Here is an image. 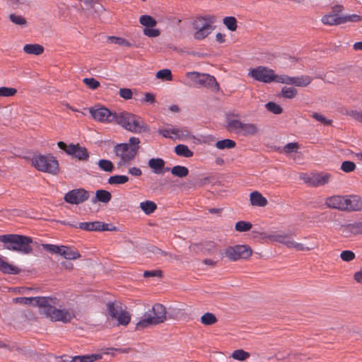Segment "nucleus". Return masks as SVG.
<instances>
[{
	"instance_id": "nucleus-18",
	"label": "nucleus",
	"mask_w": 362,
	"mask_h": 362,
	"mask_svg": "<svg viewBox=\"0 0 362 362\" xmlns=\"http://www.w3.org/2000/svg\"><path fill=\"white\" fill-rule=\"evenodd\" d=\"M75 227L86 231H113L116 230L115 226L102 221L81 222Z\"/></svg>"
},
{
	"instance_id": "nucleus-44",
	"label": "nucleus",
	"mask_w": 362,
	"mask_h": 362,
	"mask_svg": "<svg viewBox=\"0 0 362 362\" xmlns=\"http://www.w3.org/2000/svg\"><path fill=\"white\" fill-rule=\"evenodd\" d=\"M252 227L251 223L245 221H239L235 225V229L238 232L249 231Z\"/></svg>"
},
{
	"instance_id": "nucleus-28",
	"label": "nucleus",
	"mask_w": 362,
	"mask_h": 362,
	"mask_svg": "<svg viewBox=\"0 0 362 362\" xmlns=\"http://www.w3.org/2000/svg\"><path fill=\"white\" fill-rule=\"evenodd\" d=\"M100 358H102L101 354H93L89 355L74 356L70 362H94L95 361L100 360Z\"/></svg>"
},
{
	"instance_id": "nucleus-46",
	"label": "nucleus",
	"mask_w": 362,
	"mask_h": 362,
	"mask_svg": "<svg viewBox=\"0 0 362 362\" xmlns=\"http://www.w3.org/2000/svg\"><path fill=\"white\" fill-rule=\"evenodd\" d=\"M32 291L38 292L37 288L30 287H12L9 288L8 290V292L18 293V294H28Z\"/></svg>"
},
{
	"instance_id": "nucleus-15",
	"label": "nucleus",
	"mask_w": 362,
	"mask_h": 362,
	"mask_svg": "<svg viewBox=\"0 0 362 362\" xmlns=\"http://www.w3.org/2000/svg\"><path fill=\"white\" fill-rule=\"evenodd\" d=\"M306 184L312 187L322 186L328 183L330 180L331 175L328 173H312V174H301L300 175Z\"/></svg>"
},
{
	"instance_id": "nucleus-30",
	"label": "nucleus",
	"mask_w": 362,
	"mask_h": 362,
	"mask_svg": "<svg viewBox=\"0 0 362 362\" xmlns=\"http://www.w3.org/2000/svg\"><path fill=\"white\" fill-rule=\"evenodd\" d=\"M112 194L110 192L105 189H98L95 192V197L92 200L93 203L100 202L107 203L111 200Z\"/></svg>"
},
{
	"instance_id": "nucleus-29",
	"label": "nucleus",
	"mask_w": 362,
	"mask_h": 362,
	"mask_svg": "<svg viewBox=\"0 0 362 362\" xmlns=\"http://www.w3.org/2000/svg\"><path fill=\"white\" fill-rule=\"evenodd\" d=\"M23 49L26 54L34 55H40L44 52V47L39 44H26Z\"/></svg>"
},
{
	"instance_id": "nucleus-11",
	"label": "nucleus",
	"mask_w": 362,
	"mask_h": 362,
	"mask_svg": "<svg viewBox=\"0 0 362 362\" xmlns=\"http://www.w3.org/2000/svg\"><path fill=\"white\" fill-rule=\"evenodd\" d=\"M186 77L193 82L195 86H204L211 88L218 89V84L216 78L209 74H199L197 71L187 72Z\"/></svg>"
},
{
	"instance_id": "nucleus-42",
	"label": "nucleus",
	"mask_w": 362,
	"mask_h": 362,
	"mask_svg": "<svg viewBox=\"0 0 362 362\" xmlns=\"http://www.w3.org/2000/svg\"><path fill=\"white\" fill-rule=\"evenodd\" d=\"M250 356L249 352L245 351L243 349H237L232 353L230 357L235 360L243 361L247 359Z\"/></svg>"
},
{
	"instance_id": "nucleus-40",
	"label": "nucleus",
	"mask_w": 362,
	"mask_h": 362,
	"mask_svg": "<svg viewBox=\"0 0 362 362\" xmlns=\"http://www.w3.org/2000/svg\"><path fill=\"white\" fill-rule=\"evenodd\" d=\"M236 144L233 140L226 139L223 140L218 141L215 146L218 149L233 148L235 146Z\"/></svg>"
},
{
	"instance_id": "nucleus-48",
	"label": "nucleus",
	"mask_w": 362,
	"mask_h": 362,
	"mask_svg": "<svg viewBox=\"0 0 362 362\" xmlns=\"http://www.w3.org/2000/svg\"><path fill=\"white\" fill-rule=\"evenodd\" d=\"M362 21V16L358 14H349L341 16V24L348 22L357 23Z\"/></svg>"
},
{
	"instance_id": "nucleus-10",
	"label": "nucleus",
	"mask_w": 362,
	"mask_h": 362,
	"mask_svg": "<svg viewBox=\"0 0 362 362\" xmlns=\"http://www.w3.org/2000/svg\"><path fill=\"white\" fill-rule=\"evenodd\" d=\"M158 132L163 137L173 140L184 141L192 137L190 131L185 127L178 128L169 126L165 128H159Z\"/></svg>"
},
{
	"instance_id": "nucleus-33",
	"label": "nucleus",
	"mask_w": 362,
	"mask_h": 362,
	"mask_svg": "<svg viewBox=\"0 0 362 362\" xmlns=\"http://www.w3.org/2000/svg\"><path fill=\"white\" fill-rule=\"evenodd\" d=\"M269 238L273 241L284 244L288 248H290L293 240V239L289 235L284 234L270 235H269Z\"/></svg>"
},
{
	"instance_id": "nucleus-43",
	"label": "nucleus",
	"mask_w": 362,
	"mask_h": 362,
	"mask_svg": "<svg viewBox=\"0 0 362 362\" xmlns=\"http://www.w3.org/2000/svg\"><path fill=\"white\" fill-rule=\"evenodd\" d=\"M9 19L13 24L21 27H25L27 25V21L22 16L11 13L9 15Z\"/></svg>"
},
{
	"instance_id": "nucleus-35",
	"label": "nucleus",
	"mask_w": 362,
	"mask_h": 362,
	"mask_svg": "<svg viewBox=\"0 0 362 362\" xmlns=\"http://www.w3.org/2000/svg\"><path fill=\"white\" fill-rule=\"evenodd\" d=\"M140 206V208L141 209V210L146 214V215H150L152 213H153L156 209H157V205L155 202H152V201H145V202H142L140 203L139 204Z\"/></svg>"
},
{
	"instance_id": "nucleus-55",
	"label": "nucleus",
	"mask_w": 362,
	"mask_h": 362,
	"mask_svg": "<svg viewBox=\"0 0 362 362\" xmlns=\"http://www.w3.org/2000/svg\"><path fill=\"white\" fill-rule=\"evenodd\" d=\"M143 31L144 34L149 37H156L160 34L159 30L153 28V27L144 28Z\"/></svg>"
},
{
	"instance_id": "nucleus-12",
	"label": "nucleus",
	"mask_w": 362,
	"mask_h": 362,
	"mask_svg": "<svg viewBox=\"0 0 362 362\" xmlns=\"http://www.w3.org/2000/svg\"><path fill=\"white\" fill-rule=\"evenodd\" d=\"M225 256L232 261L240 259H247L252 255V250L245 245H238L228 247L225 250Z\"/></svg>"
},
{
	"instance_id": "nucleus-53",
	"label": "nucleus",
	"mask_w": 362,
	"mask_h": 362,
	"mask_svg": "<svg viewBox=\"0 0 362 362\" xmlns=\"http://www.w3.org/2000/svg\"><path fill=\"white\" fill-rule=\"evenodd\" d=\"M17 90L14 88L0 87V96L1 97H11L16 95Z\"/></svg>"
},
{
	"instance_id": "nucleus-50",
	"label": "nucleus",
	"mask_w": 362,
	"mask_h": 362,
	"mask_svg": "<svg viewBox=\"0 0 362 362\" xmlns=\"http://www.w3.org/2000/svg\"><path fill=\"white\" fill-rule=\"evenodd\" d=\"M156 77L158 78H160L165 81H172L173 80V76L171 71L168 69H164L158 71L156 73Z\"/></svg>"
},
{
	"instance_id": "nucleus-13",
	"label": "nucleus",
	"mask_w": 362,
	"mask_h": 362,
	"mask_svg": "<svg viewBox=\"0 0 362 362\" xmlns=\"http://www.w3.org/2000/svg\"><path fill=\"white\" fill-rule=\"evenodd\" d=\"M113 122L120 125L126 130L130 132L136 131V116L129 112H115Z\"/></svg>"
},
{
	"instance_id": "nucleus-19",
	"label": "nucleus",
	"mask_w": 362,
	"mask_h": 362,
	"mask_svg": "<svg viewBox=\"0 0 362 362\" xmlns=\"http://www.w3.org/2000/svg\"><path fill=\"white\" fill-rule=\"evenodd\" d=\"M279 83L288 85H295L299 87H305L308 86L313 81L312 77L307 75L291 77L288 75H281V78H279Z\"/></svg>"
},
{
	"instance_id": "nucleus-1",
	"label": "nucleus",
	"mask_w": 362,
	"mask_h": 362,
	"mask_svg": "<svg viewBox=\"0 0 362 362\" xmlns=\"http://www.w3.org/2000/svg\"><path fill=\"white\" fill-rule=\"evenodd\" d=\"M15 303L38 307L39 313L52 322H70L75 317L67 308H61L59 300L53 296H36L33 297H18L13 299Z\"/></svg>"
},
{
	"instance_id": "nucleus-45",
	"label": "nucleus",
	"mask_w": 362,
	"mask_h": 362,
	"mask_svg": "<svg viewBox=\"0 0 362 362\" xmlns=\"http://www.w3.org/2000/svg\"><path fill=\"white\" fill-rule=\"evenodd\" d=\"M98 165L105 172L111 173L114 170V165L110 160L101 159L98 161Z\"/></svg>"
},
{
	"instance_id": "nucleus-5",
	"label": "nucleus",
	"mask_w": 362,
	"mask_h": 362,
	"mask_svg": "<svg viewBox=\"0 0 362 362\" xmlns=\"http://www.w3.org/2000/svg\"><path fill=\"white\" fill-rule=\"evenodd\" d=\"M214 18L211 16L197 18L192 23L195 30L193 37L197 40H202L208 37L215 29Z\"/></svg>"
},
{
	"instance_id": "nucleus-25",
	"label": "nucleus",
	"mask_w": 362,
	"mask_h": 362,
	"mask_svg": "<svg viewBox=\"0 0 362 362\" xmlns=\"http://www.w3.org/2000/svg\"><path fill=\"white\" fill-rule=\"evenodd\" d=\"M140 252H142L144 255H146L147 257H151L152 255H156V256H166L168 253L166 252H164L161 250L160 249L158 248L157 247L149 245L146 246V247H142L139 249Z\"/></svg>"
},
{
	"instance_id": "nucleus-64",
	"label": "nucleus",
	"mask_w": 362,
	"mask_h": 362,
	"mask_svg": "<svg viewBox=\"0 0 362 362\" xmlns=\"http://www.w3.org/2000/svg\"><path fill=\"white\" fill-rule=\"evenodd\" d=\"M108 41L110 43L118 44V45H122V44L126 43V42L124 39L120 38V37H109Z\"/></svg>"
},
{
	"instance_id": "nucleus-6",
	"label": "nucleus",
	"mask_w": 362,
	"mask_h": 362,
	"mask_svg": "<svg viewBox=\"0 0 362 362\" xmlns=\"http://www.w3.org/2000/svg\"><path fill=\"white\" fill-rule=\"evenodd\" d=\"M32 164L37 170L52 175H57L59 170L57 160L51 154L35 156Z\"/></svg>"
},
{
	"instance_id": "nucleus-2",
	"label": "nucleus",
	"mask_w": 362,
	"mask_h": 362,
	"mask_svg": "<svg viewBox=\"0 0 362 362\" xmlns=\"http://www.w3.org/2000/svg\"><path fill=\"white\" fill-rule=\"evenodd\" d=\"M0 242L6 244V249L23 255H28L33 251V240L28 236L17 234L1 235Z\"/></svg>"
},
{
	"instance_id": "nucleus-21",
	"label": "nucleus",
	"mask_w": 362,
	"mask_h": 362,
	"mask_svg": "<svg viewBox=\"0 0 362 362\" xmlns=\"http://www.w3.org/2000/svg\"><path fill=\"white\" fill-rule=\"evenodd\" d=\"M345 196L334 195L325 199V204L327 207L346 211Z\"/></svg>"
},
{
	"instance_id": "nucleus-58",
	"label": "nucleus",
	"mask_w": 362,
	"mask_h": 362,
	"mask_svg": "<svg viewBox=\"0 0 362 362\" xmlns=\"http://www.w3.org/2000/svg\"><path fill=\"white\" fill-rule=\"evenodd\" d=\"M148 126L141 119H137V133H148Z\"/></svg>"
},
{
	"instance_id": "nucleus-31",
	"label": "nucleus",
	"mask_w": 362,
	"mask_h": 362,
	"mask_svg": "<svg viewBox=\"0 0 362 362\" xmlns=\"http://www.w3.org/2000/svg\"><path fill=\"white\" fill-rule=\"evenodd\" d=\"M9 6L16 10L26 11L30 8V0H11Z\"/></svg>"
},
{
	"instance_id": "nucleus-23",
	"label": "nucleus",
	"mask_w": 362,
	"mask_h": 362,
	"mask_svg": "<svg viewBox=\"0 0 362 362\" xmlns=\"http://www.w3.org/2000/svg\"><path fill=\"white\" fill-rule=\"evenodd\" d=\"M251 205L259 207H264L267 205V199L258 191H254L250 194Z\"/></svg>"
},
{
	"instance_id": "nucleus-51",
	"label": "nucleus",
	"mask_w": 362,
	"mask_h": 362,
	"mask_svg": "<svg viewBox=\"0 0 362 362\" xmlns=\"http://www.w3.org/2000/svg\"><path fill=\"white\" fill-rule=\"evenodd\" d=\"M42 247L44 250L52 254H57L60 255L62 245H57L52 244H42Z\"/></svg>"
},
{
	"instance_id": "nucleus-57",
	"label": "nucleus",
	"mask_w": 362,
	"mask_h": 362,
	"mask_svg": "<svg viewBox=\"0 0 362 362\" xmlns=\"http://www.w3.org/2000/svg\"><path fill=\"white\" fill-rule=\"evenodd\" d=\"M298 149V143H296V142H291V143H288L284 147V152L286 154H288V153H293V152H296Z\"/></svg>"
},
{
	"instance_id": "nucleus-34",
	"label": "nucleus",
	"mask_w": 362,
	"mask_h": 362,
	"mask_svg": "<svg viewBox=\"0 0 362 362\" xmlns=\"http://www.w3.org/2000/svg\"><path fill=\"white\" fill-rule=\"evenodd\" d=\"M175 153L184 158H191L193 156L194 153L191 151L187 146L184 144H178L175 147Z\"/></svg>"
},
{
	"instance_id": "nucleus-61",
	"label": "nucleus",
	"mask_w": 362,
	"mask_h": 362,
	"mask_svg": "<svg viewBox=\"0 0 362 362\" xmlns=\"http://www.w3.org/2000/svg\"><path fill=\"white\" fill-rule=\"evenodd\" d=\"M162 275V272L160 270H150L145 271L144 272V277L150 278V277H160Z\"/></svg>"
},
{
	"instance_id": "nucleus-63",
	"label": "nucleus",
	"mask_w": 362,
	"mask_h": 362,
	"mask_svg": "<svg viewBox=\"0 0 362 362\" xmlns=\"http://www.w3.org/2000/svg\"><path fill=\"white\" fill-rule=\"evenodd\" d=\"M349 115L356 121L362 123V112L351 111L349 113Z\"/></svg>"
},
{
	"instance_id": "nucleus-52",
	"label": "nucleus",
	"mask_w": 362,
	"mask_h": 362,
	"mask_svg": "<svg viewBox=\"0 0 362 362\" xmlns=\"http://www.w3.org/2000/svg\"><path fill=\"white\" fill-rule=\"evenodd\" d=\"M83 83L92 90H95L100 86V82L94 78H84Z\"/></svg>"
},
{
	"instance_id": "nucleus-32",
	"label": "nucleus",
	"mask_w": 362,
	"mask_h": 362,
	"mask_svg": "<svg viewBox=\"0 0 362 362\" xmlns=\"http://www.w3.org/2000/svg\"><path fill=\"white\" fill-rule=\"evenodd\" d=\"M0 271L6 274H16L20 272V269L13 264H8L0 257Z\"/></svg>"
},
{
	"instance_id": "nucleus-8",
	"label": "nucleus",
	"mask_w": 362,
	"mask_h": 362,
	"mask_svg": "<svg viewBox=\"0 0 362 362\" xmlns=\"http://www.w3.org/2000/svg\"><path fill=\"white\" fill-rule=\"evenodd\" d=\"M117 156L120 158L119 165H129L136 156V138L131 137L129 144H118L114 148Z\"/></svg>"
},
{
	"instance_id": "nucleus-26",
	"label": "nucleus",
	"mask_w": 362,
	"mask_h": 362,
	"mask_svg": "<svg viewBox=\"0 0 362 362\" xmlns=\"http://www.w3.org/2000/svg\"><path fill=\"white\" fill-rule=\"evenodd\" d=\"M148 166L156 174H163L165 161L162 158H151L148 160Z\"/></svg>"
},
{
	"instance_id": "nucleus-38",
	"label": "nucleus",
	"mask_w": 362,
	"mask_h": 362,
	"mask_svg": "<svg viewBox=\"0 0 362 362\" xmlns=\"http://www.w3.org/2000/svg\"><path fill=\"white\" fill-rule=\"evenodd\" d=\"M237 20L233 16H226L223 19V23L230 31H235L238 25H237Z\"/></svg>"
},
{
	"instance_id": "nucleus-17",
	"label": "nucleus",
	"mask_w": 362,
	"mask_h": 362,
	"mask_svg": "<svg viewBox=\"0 0 362 362\" xmlns=\"http://www.w3.org/2000/svg\"><path fill=\"white\" fill-rule=\"evenodd\" d=\"M57 146L62 150H64L67 154L74 156L81 160H87L88 153L86 148L80 146L78 144H70L67 146L63 141H59Z\"/></svg>"
},
{
	"instance_id": "nucleus-4",
	"label": "nucleus",
	"mask_w": 362,
	"mask_h": 362,
	"mask_svg": "<svg viewBox=\"0 0 362 362\" xmlns=\"http://www.w3.org/2000/svg\"><path fill=\"white\" fill-rule=\"evenodd\" d=\"M226 129L230 132L244 136H255L259 132L257 124L230 117L227 118Z\"/></svg>"
},
{
	"instance_id": "nucleus-62",
	"label": "nucleus",
	"mask_w": 362,
	"mask_h": 362,
	"mask_svg": "<svg viewBox=\"0 0 362 362\" xmlns=\"http://www.w3.org/2000/svg\"><path fill=\"white\" fill-rule=\"evenodd\" d=\"M119 95L125 100L132 98V91L129 88H120Z\"/></svg>"
},
{
	"instance_id": "nucleus-39",
	"label": "nucleus",
	"mask_w": 362,
	"mask_h": 362,
	"mask_svg": "<svg viewBox=\"0 0 362 362\" xmlns=\"http://www.w3.org/2000/svg\"><path fill=\"white\" fill-rule=\"evenodd\" d=\"M170 172L173 175L177 176L178 177H186L189 173L187 168L182 165L174 166L173 168L170 169Z\"/></svg>"
},
{
	"instance_id": "nucleus-14",
	"label": "nucleus",
	"mask_w": 362,
	"mask_h": 362,
	"mask_svg": "<svg viewBox=\"0 0 362 362\" xmlns=\"http://www.w3.org/2000/svg\"><path fill=\"white\" fill-rule=\"evenodd\" d=\"M89 112L92 117L102 123H112L114 122L115 112L103 106L90 107Z\"/></svg>"
},
{
	"instance_id": "nucleus-24",
	"label": "nucleus",
	"mask_w": 362,
	"mask_h": 362,
	"mask_svg": "<svg viewBox=\"0 0 362 362\" xmlns=\"http://www.w3.org/2000/svg\"><path fill=\"white\" fill-rule=\"evenodd\" d=\"M60 255L69 260H74L81 257V254L77 250L66 245H62Z\"/></svg>"
},
{
	"instance_id": "nucleus-47",
	"label": "nucleus",
	"mask_w": 362,
	"mask_h": 362,
	"mask_svg": "<svg viewBox=\"0 0 362 362\" xmlns=\"http://www.w3.org/2000/svg\"><path fill=\"white\" fill-rule=\"evenodd\" d=\"M297 93H298V90L295 88H293V87L284 86L281 89L282 96L285 98L292 99L296 97Z\"/></svg>"
},
{
	"instance_id": "nucleus-27",
	"label": "nucleus",
	"mask_w": 362,
	"mask_h": 362,
	"mask_svg": "<svg viewBox=\"0 0 362 362\" xmlns=\"http://www.w3.org/2000/svg\"><path fill=\"white\" fill-rule=\"evenodd\" d=\"M322 22L325 25H334L341 24V16H339L337 13H328L322 16Z\"/></svg>"
},
{
	"instance_id": "nucleus-37",
	"label": "nucleus",
	"mask_w": 362,
	"mask_h": 362,
	"mask_svg": "<svg viewBox=\"0 0 362 362\" xmlns=\"http://www.w3.org/2000/svg\"><path fill=\"white\" fill-rule=\"evenodd\" d=\"M200 321L202 324L209 326L216 323L218 322V319L214 314L208 312L201 317Z\"/></svg>"
},
{
	"instance_id": "nucleus-60",
	"label": "nucleus",
	"mask_w": 362,
	"mask_h": 362,
	"mask_svg": "<svg viewBox=\"0 0 362 362\" xmlns=\"http://www.w3.org/2000/svg\"><path fill=\"white\" fill-rule=\"evenodd\" d=\"M290 248H294L298 251H305L311 250L309 247H305L303 243H296L293 240H292V244H291Z\"/></svg>"
},
{
	"instance_id": "nucleus-7",
	"label": "nucleus",
	"mask_w": 362,
	"mask_h": 362,
	"mask_svg": "<svg viewBox=\"0 0 362 362\" xmlns=\"http://www.w3.org/2000/svg\"><path fill=\"white\" fill-rule=\"evenodd\" d=\"M107 316L112 320L117 321V325H127L131 321V315L119 301L109 302L107 303Z\"/></svg>"
},
{
	"instance_id": "nucleus-3",
	"label": "nucleus",
	"mask_w": 362,
	"mask_h": 362,
	"mask_svg": "<svg viewBox=\"0 0 362 362\" xmlns=\"http://www.w3.org/2000/svg\"><path fill=\"white\" fill-rule=\"evenodd\" d=\"M166 320V309L160 303L155 304L151 310L146 313L144 317L137 322V328H145L155 326Z\"/></svg>"
},
{
	"instance_id": "nucleus-9",
	"label": "nucleus",
	"mask_w": 362,
	"mask_h": 362,
	"mask_svg": "<svg viewBox=\"0 0 362 362\" xmlns=\"http://www.w3.org/2000/svg\"><path fill=\"white\" fill-rule=\"evenodd\" d=\"M248 76L257 81L265 83L273 81L279 83V78H281V75L276 74L273 69L263 66L250 69L248 72Z\"/></svg>"
},
{
	"instance_id": "nucleus-49",
	"label": "nucleus",
	"mask_w": 362,
	"mask_h": 362,
	"mask_svg": "<svg viewBox=\"0 0 362 362\" xmlns=\"http://www.w3.org/2000/svg\"><path fill=\"white\" fill-rule=\"evenodd\" d=\"M267 110L274 114L279 115L283 112L282 107L274 102H269L265 105Z\"/></svg>"
},
{
	"instance_id": "nucleus-54",
	"label": "nucleus",
	"mask_w": 362,
	"mask_h": 362,
	"mask_svg": "<svg viewBox=\"0 0 362 362\" xmlns=\"http://www.w3.org/2000/svg\"><path fill=\"white\" fill-rule=\"evenodd\" d=\"M356 168V165L354 162L346 160L344 161L341 165V170L345 173L353 172Z\"/></svg>"
},
{
	"instance_id": "nucleus-16",
	"label": "nucleus",
	"mask_w": 362,
	"mask_h": 362,
	"mask_svg": "<svg viewBox=\"0 0 362 362\" xmlns=\"http://www.w3.org/2000/svg\"><path fill=\"white\" fill-rule=\"evenodd\" d=\"M89 192L83 188L70 190L64 195V201L71 204L78 205L89 198Z\"/></svg>"
},
{
	"instance_id": "nucleus-41",
	"label": "nucleus",
	"mask_w": 362,
	"mask_h": 362,
	"mask_svg": "<svg viewBox=\"0 0 362 362\" xmlns=\"http://www.w3.org/2000/svg\"><path fill=\"white\" fill-rule=\"evenodd\" d=\"M140 23L145 26V28L148 27H155L157 24V21L153 17L148 15H143L139 18Z\"/></svg>"
},
{
	"instance_id": "nucleus-20",
	"label": "nucleus",
	"mask_w": 362,
	"mask_h": 362,
	"mask_svg": "<svg viewBox=\"0 0 362 362\" xmlns=\"http://www.w3.org/2000/svg\"><path fill=\"white\" fill-rule=\"evenodd\" d=\"M345 200L346 211H362V197L361 196L357 194L346 195Z\"/></svg>"
},
{
	"instance_id": "nucleus-59",
	"label": "nucleus",
	"mask_w": 362,
	"mask_h": 362,
	"mask_svg": "<svg viewBox=\"0 0 362 362\" xmlns=\"http://www.w3.org/2000/svg\"><path fill=\"white\" fill-rule=\"evenodd\" d=\"M340 257L345 262H349L355 258V254L351 250H344L341 252Z\"/></svg>"
},
{
	"instance_id": "nucleus-36",
	"label": "nucleus",
	"mask_w": 362,
	"mask_h": 362,
	"mask_svg": "<svg viewBox=\"0 0 362 362\" xmlns=\"http://www.w3.org/2000/svg\"><path fill=\"white\" fill-rule=\"evenodd\" d=\"M129 177L127 175H117L110 176L108 178L107 183L111 185H122L127 182Z\"/></svg>"
},
{
	"instance_id": "nucleus-22",
	"label": "nucleus",
	"mask_w": 362,
	"mask_h": 362,
	"mask_svg": "<svg viewBox=\"0 0 362 362\" xmlns=\"http://www.w3.org/2000/svg\"><path fill=\"white\" fill-rule=\"evenodd\" d=\"M341 232L345 237L362 235V221H356L342 226Z\"/></svg>"
},
{
	"instance_id": "nucleus-56",
	"label": "nucleus",
	"mask_w": 362,
	"mask_h": 362,
	"mask_svg": "<svg viewBox=\"0 0 362 362\" xmlns=\"http://www.w3.org/2000/svg\"><path fill=\"white\" fill-rule=\"evenodd\" d=\"M311 116L315 120L321 122L322 124H323L325 125H330L332 122V120L327 119L322 115L317 113V112H313Z\"/></svg>"
}]
</instances>
